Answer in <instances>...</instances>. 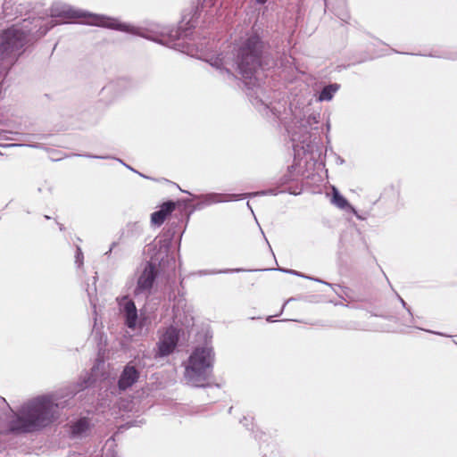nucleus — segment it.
<instances>
[{
  "mask_svg": "<svg viewBox=\"0 0 457 457\" xmlns=\"http://www.w3.org/2000/svg\"><path fill=\"white\" fill-rule=\"evenodd\" d=\"M179 339V330L173 326H170L160 336L157 343V352L155 357H164L172 353Z\"/></svg>",
  "mask_w": 457,
  "mask_h": 457,
  "instance_id": "obj_6",
  "label": "nucleus"
},
{
  "mask_svg": "<svg viewBox=\"0 0 457 457\" xmlns=\"http://www.w3.org/2000/svg\"><path fill=\"white\" fill-rule=\"evenodd\" d=\"M346 0H324L326 9H331L343 21L349 19L348 12L345 10Z\"/></svg>",
  "mask_w": 457,
  "mask_h": 457,
  "instance_id": "obj_10",
  "label": "nucleus"
},
{
  "mask_svg": "<svg viewBox=\"0 0 457 457\" xmlns=\"http://www.w3.org/2000/svg\"><path fill=\"white\" fill-rule=\"evenodd\" d=\"M287 273H292V274H297L295 271L292 270H287Z\"/></svg>",
  "mask_w": 457,
  "mask_h": 457,
  "instance_id": "obj_18",
  "label": "nucleus"
},
{
  "mask_svg": "<svg viewBox=\"0 0 457 457\" xmlns=\"http://www.w3.org/2000/svg\"><path fill=\"white\" fill-rule=\"evenodd\" d=\"M287 193L295 195V192L290 191L288 188H287Z\"/></svg>",
  "mask_w": 457,
  "mask_h": 457,
  "instance_id": "obj_20",
  "label": "nucleus"
},
{
  "mask_svg": "<svg viewBox=\"0 0 457 457\" xmlns=\"http://www.w3.org/2000/svg\"><path fill=\"white\" fill-rule=\"evenodd\" d=\"M29 31L13 25L0 32V60L14 61L29 41Z\"/></svg>",
  "mask_w": 457,
  "mask_h": 457,
  "instance_id": "obj_4",
  "label": "nucleus"
},
{
  "mask_svg": "<svg viewBox=\"0 0 457 457\" xmlns=\"http://www.w3.org/2000/svg\"><path fill=\"white\" fill-rule=\"evenodd\" d=\"M58 410V404L50 398H37L24 407L21 415L11 422V429L25 433L46 427L57 419Z\"/></svg>",
  "mask_w": 457,
  "mask_h": 457,
  "instance_id": "obj_1",
  "label": "nucleus"
},
{
  "mask_svg": "<svg viewBox=\"0 0 457 457\" xmlns=\"http://www.w3.org/2000/svg\"><path fill=\"white\" fill-rule=\"evenodd\" d=\"M177 205L178 204L173 201L164 202L160 206L159 211H156L151 214V222L154 225L161 226L176 209Z\"/></svg>",
  "mask_w": 457,
  "mask_h": 457,
  "instance_id": "obj_9",
  "label": "nucleus"
},
{
  "mask_svg": "<svg viewBox=\"0 0 457 457\" xmlns=\"http://www.w3.org/2000/svg\"><path fill=\"white\" fill-rule=\"evenodd\" d=\"M312 122H313V123H318V122H319V120H318V118H317V116H316V115H311V116H309V118H308V123H309V124H312Z\"/></svg>",
  "mask_w": 457,
  "mask_h": 457,
  "instance_id": "obj_15",
  "label": "nucleus"
},
{
  "mask_svg": "<svg viewBox=\"0 0 457 457\" xmlns=\"http://www.w3.org/2000/svg\"><path fill=\"white\" fill-rule=\"evenodd\" d=\"M139 378V371L136 367L128 364L123 369L120 377L118 381V386L120 390H126L131 387Z\"/></svg>",
  "mask_w": 457,
  "mask_h": 457,
  "instance_id": "obj_8",
  "label": "nucleus"
},
{
  "mask_svg": "<svg viewBox=\"0 0 457 457\" xmlns=\"http://www.w3.org/2000/svg\"><path fill=\"white\" fill-rule=\"evenodd\" d=\"M66 13L68 18L79 20V21L83 24L98 26L133 34L137 33L134 27L121 23L114 18L89 13L79 10H70Z\"/></svg>",
  "mask_w": 457,
  "mask_h": 457,
  "instance_id": "obj_5",
  "label": "nucleus"
},
{
  "mask_svg": "<svg viewBox=\"0 0 457 457\" xmlns=\"http://www.w3.org/2000/svg\"><path fill=\"white\" fill-rule=\"evenodd\" d=\"M77 253H78V255H77L78 259L80 258V256L82 257V253L79 248H78Z\"/></svg>",
  "mask_w": 457,
  "mask_h": 457,
  "instance_id": "obj_17",
  "label": "nucleus"
},
{
  "mask_svg": "<svg viewBox=\"0 0 457 457\" xmlns=\"http://www.w3.org/2000/svg\"><path fill=\"white\" fill-rule=\"evenodd\" d=\"M332 204L340 209H345L348 206L347 200L336 189L333 188Z\"/></svg>",
  "mask_w": 457,
  "mask_h": 457,
  "instance_id": "obj_14",
  "label": "nucleus"
},
{
  "mask_svg": "<svg viewBox=\"0 0 457 457\" xmlns=\"http://www.w3.org/2000/svg\"><path fill=\"white\" fill-rule=\"evenodd\" d=\"M262 43L256 34L250 35L238 47L237 68L245 79L251 78L261 67Z\"/></svg>",
  "mask_w": 457,
  "mask_h": 457,
  "instance_id": "obj_3",
  "label": "nucleus"
},
{
  "mask_svg": "<svg viewBox=\"0 0 457 457\" xmlns=\"http://www.w3.org/2000/svg\"><path fill=\"white\" fill-rule=\"evenodd\" d=\"M401 304H403V306H405V304H406L403 299H401Z\"/></svg>",
  "mask_w": 457,
  "mask_h": 457,
  "instance_id": "obj_19",
  "label": "nucleus"
},
{
  "mask_svg": "<svg viewBox=\"0 0 457 457\" xmlns=\"http://www.w3.org/2000/svg\"><path fill=\"white\" fill-rule=\"evenodd\" d=\"M89 428V420L87 418H81L71 427L72 436H78L85 433Z\"/></svg>",
  "mask_w": 457,
  "mask_h": 457,
  "instance_id": "obj_13",
  "label": "nucleus"
},
{
  "mask_svg": "<svg viewBox=\"0 0 457 457\" xmlns=\"http://www.w3.org/2000/svg\"><path fill=\"white\" fill-rule=\"evenodd\" d=\"M340 86L337 83L329 84L323 87L318 96L319 102H328L332 100L334 95L338 91Z\"/></svg>",
  "mask_w": 457,
  "mask_h": 457,
  "instance_id": "obj_12",
  "label": "nucleus"
},
{
  "mask_svg": "<svg viewBox=\"0 0 457 457\" xmlns=\"http://www.w3.org/2000/svg\"><path fill=\"white\" fill-rule=\"evenodd\" d=\"M257 4H265L268 0H255Z\"/></svg>",
  "mask_w": 457,
  "mask_h": 457,
  "instance_id": "obj_16",
  "label": "nucleus"
},
{
  "mask_svg": "<svg viewBox=\"0 0 457 457\" xmlns=\"http://www.w3.org/2000/svg\"><path fill=\"white\" fill-rule=\"evenodd\" d=\"M157 270L155 265L152 262H146L142 273L138 277L137 291H145L152 288L156 278Z\"/></svg>",
  "mask_w": 457,
  "mask_h": 457,
  "instance_id": "obj_7",
  "label": "nucleus"
},
{
  "mask_svg": "<svg viewBox=\"0 0 457 457\" xmlns=\"http://www.w3.org/2000/svg\"><path fill=\"white\" fill-rule=\"evenodd\" d=\"M213 359L211 347H195L185 366L184 377L187 381L195 386H204L212 373Z\"/></svg>",
  "mask_w": 457,
  "mask_h": 457,
  "instance_id": "obj_2",
  "label": "nucleus"
},
{
  "mask_svg": "<svg viewBox=\"0 0 457 457\" xmlns=\"http://www.w3.org/2000/svg\"><path fill=\"white\" fill-rule=\"evenodd\" d=\"M124 312L126 315L127 326L130 328H134L137 320V313L136 305L133 301L129 300L125 303Z\"/></svg>",
  "mask_w": 457,
  "mask_h": 457,
  "instance_id": "obj_11",
  "label": "nucleus"
}]
</instances>
